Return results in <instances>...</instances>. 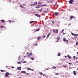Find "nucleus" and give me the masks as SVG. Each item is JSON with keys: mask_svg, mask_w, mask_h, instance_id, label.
<instances>
[{"mask_svg": "<svg viewBox=\"0 0 78 78\" xmlns=\"http://www.w3.org/2000/svg\"><path fill=\"white\" fill-rule=\"evenodd\" d=\"M63 41H64V42H65L66 44H68V43L69 42V41H68L67 40H66L65 37L63 38Z\"/></svg>", "mask_w": 78, "mask_h": 78, "instance_id": "nucleus-1", "label": "nucleus"}, {"mask_svg": "<svg viewBox=\"0 0 78 78\" xmlns=\"http://www.w3.org/2000/svg\"><path fill=\"white\" fill-rule=\"evenodd\" d=\"M10 74V73H9L6 72L5 76V78H6V77H8V75Z\"/></svg>", "mask_w": 78, "mask_h": 78, "instance_id": "nucleus-2", "label": "nucleus"}, {"mask_svg": "<svg viewBox=\"0 0 78 78\" xmlns=\"http://www.w3.org/2000/svg\"><path fill=\"white\" fill-rule=\"evenodd\" d=\"M33 55V54L32 52H31V53H29L27 55V57H30V56H32Z\"/></svg>", "mask_w": 78, "mask_h": 78, "instance_id": "nucleus-3", "label": "nucleus"}, {"mask_svg": "<svg viewBox=\"0 0 78 78\" xmlns=\"http://www.w3.org/2000/svg\"><path fill=\"white\" fill-rule=\"evenodd\" d=\"M73 1H74V0H70L69 2V3L70 4H72V3L73 2Z\"/></svg>", "mask_w": 78, "mask_h": 78, "instance_id": "nucleus-4", "label": "nucleus"}, {"mask_svg": "<svg viewBox=\"0 0 78 78\" xmlns=\"http://www.w3.org/2000/svg\"><path fill=\"white\" fill-rule=\"evenodd\" d=\"M71 34L73 36H76V37H78V34H73V33H72Z\"/></svg>", "mask_w": 78, "mask_h": 78, "instance_id": "nucleus-5", "label": "nucleus"}, {"mask_svg": "<svg viewBox=\"0 0 78 78\" xmlns=\"http://www.w3.org/2000/svg\"><path fill=\"white\" fill-rule=\"evenodd\" d=\"M35 16H36L37 17H41V15H39L38 14H35Z\"/></svg>", "mask_w": 78, "mask_h": 78, "instance_id": "nucleus-6", "label": "nucleus"}, {"mask_svg": "<svg viewBox=\"0 0 78 78\" xmlns=\"http://www.w3.org/2000/svg\"><path fill=\"white\" fill-rule=\"evenodd\" d=\"M73 16H71L70 17V18L69 19V20H72V19H73Z\"/></svg>", "mask_w": 78, "mask_h": 78, "instance_id": "nucleus-7", "label": "nucleus"}, {"mask_svg": "<svg viewBox=\"0 0 78 78\" xmlns=\"http://www.w3.org/2000/svg\"><path fill=\"white\" fill-rule=\"evenodd\" d=\"M55 33L57 34L58 33V29H55Z\"/></svg>", "mask_w": 78, "mask_h": 78, "instance_id": "nucleus-8", "label": "nucleus"}, {"mask_svg": "<svg viewBox=\"0 0 78 78\" xmlns=\"http://www.w3.org/2000/svg\"><path fill=\"white\" fill-rule=\"evenodd\" d=\"M67 57H68V58H72V57H71L69 55H67Z\"/></svg>", "mask_w": 78, "mask_h": 78, "instance_id": "nucleus-9", "label": "nucleus"}, {"mask_svg": "<svg viewBox=\"0 0 78 78\" xmlns=\"http://www.w3.org/2000/svg\"><path fill=\"white\" fill-rule=\"evenodd\" d=\"M22 73H26V72L25 71H22L21 72Z\"/></svg>", "mask_w": 78, "mask_h": 78, "instance_id": "nucleus-10", "label": "nucleus"}, {"mask_svg": "<svg viewBox=\"0 0 78 78\" xmlns=\"http://www.w3.org/2000/svg\"><path fill=\"white\" fill-rule=\"evenodd\" d=\"M29 23H34V21H30L29 22Z\"/></svg>", "mask_w": 78, "mask_h": 78, "instance_id": "nucleus-11", "label": "nucleus"}, {"mask_svg": "<svg viewBox=\"0 0 78 78\" xmlns=\"http://www.w3.org/2000/svg\"><path fill=\"white\" fill-rule=\"evenodd\" d=\"M39 30H40V29H37L35 30V32L36 31H39Z\"/></svg>", "mask_w": 78, "mask_h": 78, "instance_id": "nucleus-12", "label": "nucleus"}, {"mask_svg": "<svg viewBox=\"0 0 78 78\" xmlns=\"http://www.w3.org/2000/svg\"><path fill=\"white\" fill-rule=\"evenodd\" d=\"M50 34H51V33H50L48 34L47 36V37H48L49 36H50Z\"/></svg>", "mask_w": 78, "mask_h": 78, "instance_id": "nucleus-13", "label": "nucleus"}, {"mask_svg": "<svg viewBox=\"0 0 78 78\" xmlns=\"http://www.w3.org/2000/svg\"><path fill=\"white\" fill-rule=\"evenodd\" d=\"M54 14L56 16H58V12H55L54 13Z\"/></svg>", "mask_w": 78, "mask_h": 78, "instance_id": "nucleus-14", "label": "nucleus"}, {"mask_svg": "<svg viewBox=\"0 0 78 78\" xmlns=\"http://www.w3.org/2000/svg\"><path fill=\"white\" fill-rule=\"evenodd\" d=\"M73 73L75 75H76V71H73Z\"/></svg>", "mask_w": 78, "mask_h": 78, "instance_id": "nucleus-15", "label": "nucleus"}, {"mask_svg": "<svg viewBox=\"0 0 78 78\" xmlns=\"http://www.w3.org/2000/svg\"><path fill=\"white\" fill-rule=\"evenodd\" d=\"M20 7L21 8H23V5H20Z\"/></svg>", "mask_w": 78, "mask_h": 78, "instance_id": "nucleus-16", "label": "nucleus"}, {"mask_svg": "<svg viewBox=\"0 0 78 78\" xmlns=\"http://www.w3.org/2000/svg\"><path fill=\"white\" fill-rule=\"evenodd\" d=\"M5 22V20H2V23H3V22Z\"/></svg>", "mask_w": 78, "mask_h": 78, "instance_id": "nucleus-17", "label": "nucleus"}, {"mask_svg": "<svg viewBox=\"0 0 78 78\" xmlns=\"http://www.w3.org/2000/svg\"><path fill=\"white\" fill-rule=\"evenodd\" d=\"M18 60H20V56L18 58Z\"/></svg>", "mask_w": 78, "mask_h": 78, "instance_id": "nucleus-18", "label": "nucleus"}, {"mask_svg": "<svg viewBox=\"0 0 78 78\" xmlns=\"http://www.w3.org/2000/svg\"><path fill=\"white\" fill-rule=\"evenodd\" d=\"M0 71H1V72H5V70H2V69H1V70H0Z\"/></svg>", "mask_w": 78, "mask_h": 78, "instance_id": "nucleus-19", "label": "nucleus"}, {"mask_svg": "<svg viewBox=\"0 0 78 78\" xmlns=\"http://www.w3.org/2000/svg\"><path fill=\"white\" fill-rule=\"evenodd\" d=\"M37 2H36L34 5H37Z\"/></svg>", "mask_w": 78, "mask_h": 78, "instance_id": "nucleus-20", "label": "nucleus"}, {"mask_svg": "<svg viewBox=\"0 0 78 78\" xmlns=\"http://www.w3.org/2000/svg\"><path fill=\"white\" fill-rule=\"evenodd\" d=\"M30 6H34V4H31L30 5Z\"/></svg>", "mask_w": 78, "mask_h": 78, "instance_id": "nucleus-21", "label": "nucleus"}, {"mask_svg": "<svg viewBox=\"0 0 78 78\" xmlns=\"http://www.w3.org/2000/svg\"><path fill=\"white\" fill-rule=\"evenodd\" d=\"M40 39H41V37H38L37 38V40H40Z\"/></svg>", "mask_w": 78, "mask_h": 78, "instance_id": "nucleus-22", "label": "nucleus"}, {"mask_svg": "<svg viewBox=\"0 0 78 78\" xmlns=\"http://www.w3.org/2000/svg\"><path fill=\"white\" fill-rule=\"evenodd\" d=\"M57 55L58 56H61V54L59 53H58V54H57Z\"/></svg>", "mask_w": 78, "mask_h": 78, "instance_id": "nucleus-23", "label": "nucleus"}, {"mask_svg": "<svg viewBox=\"0 0 78 78\" xmlns=\"http://www.w3.org/2000/svg\"><path fill=\"white\" fill-rule=\"evenodd\" d=\"M47 12V11H43V12L44 13H46V12Z\"/></svg>", "mask_w": 78, "mask_h": 78, "instance_id": "nucleus-24", "label": "nucleus"}, {"mask_svg": "<svg viewBox=\"0 0 78 78\" xmlns=\"http://www.w3.org/2000/svg\"><path fill=\"white\" fill-rule=\"evenodd\" d=\"M76 45H78V41H77L76 42Z\"/></svg>", "mask_w": 78, "mask_h": 78, "instance_id": "nucleus-25", "label": "nucleus"}, {"mask_svg": "<svg viewBox=\"0 0 78 78\" xmlns=\"http://www.w3.org/2000/svg\"><path fill=\"white\" fill-rule=\"evenodd\" d=\"M42 6H47V5L46 4L42 5Z\"/></svg>", "mask_w": 78, "mask_h": 78, "instance_id": "nucleus-26", "label": "nucleus"}, {"mask_svg": "<svg viewBox=\"0 0 78 78\" xmlns=\"http://www.w3.org/2000/svg\"><path fill=\"white\" fill-rule=\"evenodd\" d=\"M60 39V37H57V40H59Z\"/></svg>", "mask_w": 78, "mask_h": 78, "instance_id": "nucleus-27", "label": "nucleus"}, {"mask_svg": "<svg viewBox=\"0 0 78 78\" xmlns=\"http://www.w3.org/2000/svg\"><path fill=\"white\" fill-rule=\"evenodd\" d=\"M39 73L41 75H43V73Z\"/></svg>", "mask_w": 78, "mask_h": 78, "instance_id": "nucleus-28", "label": "nucleus"}, {"mask_svg": "<svg viewBox=\"0 0 78 78\" xmlns=\"http://www.w3.org/2000/svg\"><path fill=\"white\" fill-rule=\"evenodd\" d=\"M52 68L53 69H56V67L55 66H53V67H52Z\"/></svg>", "mask_w": 78, "mask_h": 78, "instance_id": "nucleus-29", "label": "nucleus"}, {"mask_svg": "<svg viewBox=\"0 0 78 78\" xmlns=\"http://www.w3.org/2000/svg\"><path fill=\"white\" fill-rule=\"evenodd\" d=\"M30 59H31L32 60H34V58H30Z\"/></svg>", "mask_w": 78, "mask_h": 78, "instance_id": "nucleus-30", "label": "nucleus"}, {"mask_svg": "<svg viewBox=\"0 0 78 78\" xmlns=\"http://www.w3.org/2000/svg\"><path fill=\"white\" fill-rule=\"evenodd\" d=\"M0 28H3V27L2 26H1Z\"/></svg>", "mask_w": 78, "mask_h": 78, "instance_id": "nucleus-31", "label": "nucleus"}, {"mask_svg": "<svg viewBox=\"0 0 78 78\" xmlns=\"http://www.w3.org/2000/svg\"><path fill=\"white\" fill-rule=\"evenodd\" d=\"M55 75H59V73H56Z\"/></svg>", "mask_w": 78, "mask_h": 78, "instance_id": "nucleus-32", "label": "nucleus"}, {"mask_svg": "<svg viewBox=\"0 0 78 78\" xmlns=\"http://www.w3.org/2000/svg\"><path fill=\"white\" fill-rule=\"evenodd\" d=\"M17 64H20V62H17Z\"/></svg>", "mask_w": 78, "mask_h": 78, "instance_id": "nucleus-33", "label": "nucleus"}, {"mask_svg": "<svg viewBox=\"0 0 78 78\" xmlns=\"http://www.w3.org/2000/svg\"><path fill=\"white\" fill-rule=\"evenodd\" d=\"M35 8H37V9L40 8L39 7H37V6Z\"/></svg>", "mask_w": 78, "mask_h": 78, "instance_id": "nucleus-34", "label": "nucleus"}, {"mask_svg": "<svg viewBox=\"0 0 78 78\" xmlns=\"http://www.w3.org/2000/svg\"><path fill=\"white\" fill-rule=\"evenodd\" d=\"M17 69H21V67H19L17 68Z\"/></svg>", "mask_w": 78, "mask_h": 78, "instance_id": "nucleus-35", "label": "nucleus"}, {"mask_svg": "<svg viewBox=\"0 0 78 78\" xmlns=\"http://www.w3.org/2000/svg\"><path fill=\"white\" fill-rule=\"evenodd\" d=\"M42 11V9H40L39 10V11Z\"/></svg>", "mask_w": 78, "mask_h": 78, "instance_id": "nucleus-36", "label": "nucleus"}, {"mask_svg": "<svg viewBox=\"0 0 78 78\" xmlns=\"http://www.w3.org/2000/svg\"><path fill=\"white\" fill-rule=\"evenodd\" d=\"M53 31L54 33H55V30L54 29H53Z\"/></svg>", "mask_w": 78, "mask_h": 78, "instance_id": "nucleus-37", "label": "nucleus"}, {"mask_svg": "<svg viewBox=\"0 0 78 78\" xmlns=\"http://www.w3.org/2000/svg\"><path fill=\"white\" fill-rule=\"evenodd\" d=\"M45 36H43L42 37L43 38H45Z\"/></svg>", "mask_w": 78, "mask_h": 78, "instance_id": "nucleus-38", "label": "nucleus"}, {"mask_svg": "<svg viewBox=\"0 0 78 78\" xmlns=\"http://www.w3.org/2000/svg\"><path fill=\"white\" fill-rule=\"evenodd\" d=\"M69 65H71V64H72V63H69Z\"/></svg>", "mask_w": 78, "mask_h": 78, "instance_id": "nucleus-39", "label": "nucleus"}, {"mask_svg": "<svg viewBox=\"0 0 78 78\" xmlns=\"http://www.w3.org/2000/svg\"><path fill=\"white\" fill-rule=\"evenodd\" d=\"M28 70H31V69H27Z\"/></svg>", "mask_w": 78, "mask_h": 78, "instance_id": "nucleus-40", "label": "nucleus"}, {"mask_svg": "<svg viewBox=\"0 0 78 78\" xmlns=\"http://www.w3.org/2000/svg\"><path fill=\"white\" fill-rule=\"evenodd\" d=\"M11 68H12V69H14V67L12 66L11 67Z\"/></svg>", "mask_w": 78, "mask_h": 78, "instance_id": "nucleus-41", "label": "nucleus"}, {"mask_svg": "<svg viewBox=\"0 0 78 78\" xmlns=\"http://www.w3.org/2000/svg\"><path fill=\"white\" fill-rule=\"evenodd\" d=\"M9 23H11V20H9Z\"/></svg>", "mask_w": 78, "mask_h": 78, "instance_id": "nucleus-42", "label": "nucleus"}, {"mask_svg": "<svg viewBox=\"0 0 78 78\" xmlns=\"http://www.w3.org/2000/svg\"><path fill=\"white\" fill-rule=\"evenodd\" d=\"M63 67H64L65 68H66V66H63Z\"/></svg>", "mask_w": 78, "mask_h": 78, "instance_id": "nucleus-43", "label": "nucleus"}, {"mask_svg": "<svg viewBox=\"0 0 78 78\" xmlns=\"http://www.w3.org/2000/svg\"><path fill=\"white\" fill-rule=\"evenodd\" d=\"M30 70H31L32 71H33V70H34V69H31Z\"/></svg>", "mask_w": 78, "mask_h": 78, "instance_id": "nucleus-44", "label": "nucleus"}, {"mask_svg": "<svg viewBox=\"0 0 78 78\" xmlns=\"http://www.w3.org/2000/svg\"><path fill=\"white\" fill-rule=\"evenodd\" d=\"M56 42H59V41L58 40H57L56 41Z\"/></svg>", "mask_w": 78, "mask_h": 78, "instance_id": "nucleus-45", "label": "nucleus"}, {"mask_svg": "<svg viewBox=\"0 0 78 78\" xmlns=\"http://www.w3.org/2000/svg\"><path fill=\"white\" fill-rule=\"evenodd\" d=\"M75 58H76V56H74V59H75Z\"/></svg>", "mask_w": 78, "mask_h": 78, "instance_id": "nucleus-46", "label": "nucleus"}, {"mask_svg": "<svg viewBox=\"0 0 78 78\" xmlns=\"http://www.w3.org/2000/svg\"><path fill=\"white\" fill-rule=\"evenodd\" d=\"M64 29H63L62 30V33H63V32L64 31Z\"/></svg>", "mask_w": 78, "mask_h": 78, "instance_id": "nucleus-47", "label": "nucleus"}, {"mask_svg": "<svg viewBox=\"0 0 78 78\" xmlns=\"http://www.w3.org/2000/svg\"><path fill=\"white\" fill-rule=\"evenodd\" d=\"M52 23L53 24H54V21H52Z\"/></svg>", "mask_w": 78, "mask_h": 78, "instance_id": "nucleus-48", "label": "nucleus"}, {"mask_svg": "<svg viewBox=\"0 0 78 78\" xmlns=\"http://www.w3.org/2000/svg\"><path fill=\"white\" fill-rule=\"evenodd\" d=\"M35 45H36V46H37V43H36L35 44Z\"/></svg>", "mask_w": 78, "mask_h": 78, "instance_id": "nucleus-49", "label": "nucleus"}, {"mask_svg": "<svg viewBox=\"0 0 78 78\" xmlns=\"http://www.w3.org/2000/svg\"><path fill=\"white\" fill-rule=\"evenodd\" d=\"M11 22L12 23H13V22H14V21H12Z\"/></svg>", "mask_w": 78, "mask_h": 78, "instance_id": "nucleus-50", "label": "nucleus"}, {"mask_svg": "<svg viewBox=\"0 0 78 78\" xmlns=\"http://www.w3.org/2000/svg\"><path fill=\"white\" fill-rule=\"evenodd\" d=\"M26 63V62H25V61H24L23 62V63Z\"/></svg>", "mask_w": 78, "mask_h": 78, "instance_id": "nucleus-51", "label": "nucleus"}, {"mask_svg": "<svg viewBox=\"0 0 78 78\" xmlns=\"http://www.w3.org/2000/svg\"><path fill=\"white\" fill-rule=\"evenodd\" d=\"M65 58H67V56H65Z\"/></svg>", "mask_w": 78, "mask_h": 78, "instance_id": "nucleus-52", "label": "nucleus"}, {"mask_svg": "<svg viewBox=\"0 0 78 78\" xmlns=\"http://www.w3.org/2000/svg\"><path fill=\"white\" fill-rule=\"evenodd\" d=\"M43 76H45V74H43Z\"/></svg>", "mask_w": 78, "mask_h": 78, "instance_id": "nucleus-53", "label": "nucleus"}, {"mask_svg": "<svg viewBox=\"0 0 78 78\" xmlns=\"http://www.w3.org/2000/svg\"><path fill=\"white\" fill-rule=\"evenodd\" d=\"M70 25H71V24H68V26H70Z\"/></svg>", "mask_w": 78, "mask_h": 78, "instance_id": "nucleus-54", "label": "nucleus"}, {"mask_svg": "<svg viewBox=\"0 0 78 78\" xmlns=\"http://www.w3.org/2000/svg\"><path fill=\"white\" fill-rule=\"evenodd\" d=\"M21 61L22 62H23V59L21 60Z\"/></svg>", "mask_w": 78, "mask_h": 78, "instance_id": "nucleus-55", "label": "nucleus"}, {"mask_svg": "<svg viewBox=\"0 0 78 78\" xmlns=\"http://www.w3.org/2000/svg\"><path fill=\"white\" fill-rule=\"evenodd\" d=\"M65 34V33H63V35H64V34Z\"/></svg>", "mask_w": 78, "mask_h": 78, "instance_id": "nucleus-56", "label": "nucleus"}, {"mask_svg": "<svg viewBox=\"0 0 78 78\" xmlns=\"http://www.w3.org/2000/svg\"><path fill=\"white\" fill-rule=\"evenodd\" d=\"M26 57H27V55H25L24 56L25 58H26Z\"/></svg>", "mask_w": 78, "mask_h": 78, "instance_id": "nucleus-57", "label": "nucleus"}, {"mask_svg": "<svg viewBox=\"0 0 78 78\" xmlns=\"http://www.w3.org/2000/svg\"><path fill=\"white\" fill-rule=\"evenodd\" d=\"M23 5H25V4H23Z\"/></svg>", "mask_w": 78, "mask_h": 78, "instance_id": "nucleus-58", "label": "nucleus"}, {"mask_svg": "<svg viewBox=\"0 0 78 78\" xmlns=\"http://www.w3.org/2000/svg\"><path fill=\"white\" fill-rule=\"evenodd\" d=\"M18 69V70H20L21 69Z\"/></svg>", "mask_w": 78, "mask_h": 78, "instance_id": "nucleus-59", "label": "nucleus"}, {"mask_svg": "<svg viewBox=\"0 0 78 78\" xmlns=\"http://www.w3.org/2000/svg\"><path fill=\"white\" fill-rule=\"evenodd\" d=\"M5 67H6V68H8V66H6Z\"/></svg>", "mask_w": 78, "mask_h": 78, "instance_id": "nucleus-60", "label": "nucleus"}, {"mask_svg": "<svg viewBox=\"0 0 78 78\" xmlns=\"http://www.w3.org/2000/svg\"><path fill=\"white\" fill-rule=\"evenodd\" d=\"M27 75H29V73H27Z\"/></svg>", "mask_w": 78, "mask_h": 78, "instance_id": "nucleus-61", "label": "nucleus"}, {"mask_svg": "<svg viewBox=\"0 0 78 78\" xmlns=\"http://www.w3.org/2000/svg\"><path fill=\"white\" fill-rule=\"evenodd\" d=\"M27 55H28V52L27 53Z\"/></svg>", "mask_w": 78, "mask_h": 78, "instance_id": "nucleus-62", "label": "nucleus"}, {"mask_svg": "<svg viewBox=\"0 0 78 78\" xmlns=\"http://www.w3.org/2000/svg\"><path fill=\"white\" fill-rule=\"evenodd\" d=\"M54 6H56V4H55Z\"/></svg>", "mask_w": 78, "mask_h": 78, "instance_id": "nucleus-63", "label": "nucleus"}, {"mask_svg": "<svg viewBox=\"0 0 78 78\" xmlns=\"http://www.w3.org/2000/svg\"><path fill=\"white\" fill-rule=\"evenodd\" d=\"M77 55H78V52H77Z\"/></svg>", "mask_w": 78, "mask_h": 78, "instance_id": "nucleus-64", "label": "nucleus"}]
</instances>
